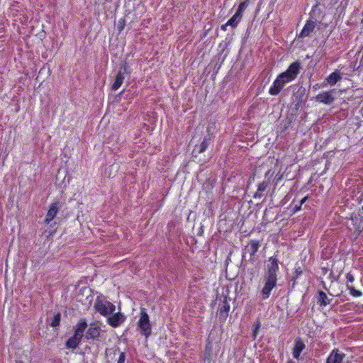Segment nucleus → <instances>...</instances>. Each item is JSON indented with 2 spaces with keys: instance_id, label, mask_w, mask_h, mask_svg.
<instances>
[{
  "instance_id": "423d86ee",
  "label": "nucleus",
  "mask_w": 363,
  "mask_h": 363,
  "mask_svg": "<svg viewBox=\"0 0 363 363\" xmlns=\"http://www.w3.org/2000/svg\"><path fill=\"white\" fill-rule=\"evenodd\" d=\"M261 246V242L259 240H252L250 241L247 245L242 250V264H243L245 255L249 253L250 255V261H255V255L256 252L258 251L259 247Z\"/></svg>"
},
{
  "instance_id": "5701e85b",
  "label": "nucleus",
  "mask_w": 363,
  "mask_h": 363,
  "mask_svg": "<svg viewBox=\"0 0 363 363\" xmlns=\"http://www.w3.org/2000/svg\"><path fill=\"white\" fill-rule=\"evenodd\" d=\"M249 3H250V0H242L239 6H238V9L237 10V13H238L239 14H242V13L243 11L245 10V9L247 7V6L249 5Z\"/></svg>"
},
{
  "instance_id": "1a4fd4ad",
  "label": "nucleus",
  "mask_w": 363,
  "mask_h": 363,
  "mask_svg": "<svg viewBox=\"0 0 363 363\" xmlns=\"http://www.w3.org/2000/svg\"><path fill=\"white\" fill-rule=\"evenodd\" d=\"M61 208V204L59 201H56L52 203L48 211V213L46 215L45 223L49 224L53 218L56 216L57 212L59 211L60 208Z\"/></svg>"
},
{
  "instance_id": "f704fd0d",
  "label": "nucleus",
  "mask_w": 363,
  "mask_h": 363,
  "mask_svg": "<svg viewBox=\"0 0 363 363\" xmlns=\"http://www.w3.org/2000/svg\"><path fill=\"white\" fill-rule=\"evenodd\" d=\"M296 279H294V277H293L292 278V284H291V287L294 288L296 284Z\"/></svg>"
},
{
  "instance_id": "a19ab883",
  "label": "nucleus",
  "mask_w": 363,
  "mask_h": 363,
  "mask_svg": "<svg viewBox=\"0 0 363 363\" xmlns=\"http://www.w3.org/2000/svg\"><path fill=\"white\" fill-rule=\"evenodd\" d=\"M288 363H294L292 361H289Z\"/></svg>"
},
{
  "instance_id": "dca6fc26",
  "label": "nucleus",
  "mask_w": 363,
  "mask_h": 363,
  "mask_svg": "<svg viewBox=\"0 0 363 363\" xmlns=\"http://www.w3.org/2000/svg\"><path fill=\"white\" fill-rule=\"evenodd\" d=\"M211 138L210 137H205L203 140V141L199 145H196L194 148L193 152H197V153H202L206 151L207 147H208L210 143H211Z\"/></svg>"
},
{
  "instance_id": "4468645a",
  "label": "nucleus",
  "mask_w": 363,
  "mask_h": 363,
  "mask_svg": "<svg viewBox=\"0 0 363 363\" xmlns=\"http://www.w3.org/2000/svg\"><path fill=\"white\" fill-rule=\"evenodd\" d=\"M345 354L338 350H333L327 359V363H342Z\"/></svg>"
},
{
  "instance_id": "6ab92c4d",
  "label": "nucleus",
  "mask_w": 363,
  "mask_h": 363,
  "mask_svg": "<svg viewBox=\"0 0 363 363\" xmlns=\"http://www.w3.org/2000/svg\"><path fill=\"white\" fill-rule=\"evenodd\" d=\"M269 186L268 182H262L258 185L257 191L255 193L253 197L255 199H260L263 196V192L267 189Z\"/></svg>"
},
{
  "instance_id": "20e7f679",
  "label": "nucleus",
  "mask_w": 363,
  "mask_h": 363,
  "mask_svg": "<svg viewBox=\"0 0 363 363\" xmlns=\"http://www.w3.org/2000/svg\"><path fill=\"white\" fill-rule=\"evenodd\" d=\"M292 99L293 104H294L292 108V111L294 114H296L299 108H303L308 99V90L302 85L298 84L293 86Z\"/></svg>"
},
{
  "instance_id": "ea45409f",
  "label": "nucleus",
  "mask_w": 363,
  "mask_h": 363,
  "mask_svg": "<svg viewBox=\"0 0 363 363\" xmlns=\"http://www.w3.org/2000/svg\"><path fill=\"white\" fill-rule=\"evenodd\" d=\"M296 340L299 341V340H301V339L300 338H297V339H296Z\"/></svg>"
},
{
  "instance_id": "72a5a7b5",
  "label": "nucleus",
  "mask_w": 363,
  "mask_h": 363,
  "mask_svg": "<svg viewBox=\"0 0 363 363\" xmlns=\"http://www.w3.org/2000/svg\"><path fill=\"white\" fill-rule=\"evenodd\" d=\"M81 291H82L83 293L87 294L91 291V289L87 287H85V288H83L82 289H81Z\"/></svg>"
},
{
  "instance_id": "4be33fe9",
  "label": "nucleus",
  "mask_w": 363,
  "mask_h": 363,
  "mask_svg": "<svg viewBox=\"0 0 363 363\" xmlns=\"http://www.w3.org/2000/svg\"><path fill=\"white\" fill-rule=\"evenodd\" d=\"M60 320H61V314H60V313H57L50 319V325L52 328H55L60 325Z\"/></svg>"
},
{
  "instance_id": "4c0bfd02",
  "label": "nucleus",
  "mask_w": 363,
  "mask_h": 363,
  "mask_svg": "<svg viewBox=\"0 0 363 363\" xmlns=\"http://www.w3.org/2000/svg\"><path fill=\"white\" fill-rule=\"evenodd\" d=\"M211 342H208V343L206 345V350H208L210 348Z\"/></svg>"
},
{
  "instance_id": "0eeeda50",
  "label": "nucleus",
  "mask_w": 363,
  "mask_h": 363,
  "mask_svg": "<svg viewBox=\"0 0 363 363\" xmlns=\"http://www.w3.org/2000/svg\"><path fill=\"white\" fill-rule=\"evenodd\" d=\"M138 326L140 329L141 333L143 334L145 337H147L150 334L151 328L149 321V316L144 309L141 310L140 318L138 321Z\"/></svg>"
},
{
  "instance_id": "7c9ffc66",
  "label": "nucleus",
  "mask_w": 363,
  "mask_h": 363,
  "mask_svg": "<svg viewBox=\"0 0 363 363\" xmlns=\"http://www.w3.org/2000/svg\"><path fill=\"white\" fill-rule=\"evenodd\" d=\"M301 206H300L299 204L294 205V206L292 208L293 213L298 212V211L301 210Z\"/></svg>"
},
{
  "instance_id": "a211bd4d",
  "label": "nucleus",
  "mask_w": 363,
  "mask_h": 363,
  "mask_svg": "<svg viewBox=\"0 0 363 363\" xmlns=\"http://www.w3.org/2000/svg\"><path fill=\"white\" fill-rule=\"evenodd\" d=\"M322 16V11L318 5L313 6L311 11L310 12V19L313 20L315 23L320 20Z\"/></svg>"
},
{
  "instance_id": "2f4dec72",
  "label": "nucleus",
  "mask_w": 363,
  "mask_h": 363,
  "mask_svg": "<svg viewBox=\"0 0 363 363\" xmlns=\"http://www.w3.org/2000/svg\"><path fill=\"white\" fill-rule=\"evenodd\" d=\"M302 274V270L301 269V268H298V269H296V271H295V275L294 276V279H298V277Z\"/></svg>"
},
{
  "instance_id": "c85d7f7f",
  "label": "nucleus",
  "mask_w": 363,
  "mask_h": 363,
  "mask_svg": "<svg viewBox=\"0 0 363 363\" xmlns=\"http://www.w3.org/2000/svg\"><path fill=\"white\" fill-rule=\"evenodd\" d=\"M125 352H123L120 354V356H119L117 363H125Z\"/></svg>"
},
{
  "instance_id": "c756f323",
  "label": "nucleus",
  "mask_w": 363,
  "mask_h": 363,
  "mask_svg": "<svg viewBox=\"0 0 363 363\" xmlns=\"http://www.w3.org/2000/svg\"><path fill=\"white\" fill-rule=\"evenodd\" d=\"M347 282H353L354 281V276L351 273H347L346 276Z\"/></svg>"
},
{
  "instance_id": "393cba45",
  "label": "nucleus",
  "mask_w": 363,
  "mask_h": 363,
  "mask_svg": "<svg viewBox=\"0 0 363 363\" xmlns=\"http://www.w3.org/2000/svg\"><path fill=\"white\" fill-rule=\"evenodd\" d=\"M260 327L261 322L259 321V320H257V321L253 324L252 337L254 339L256 338Z\"/></svg>"
},
{
  "instance_id": "ddd939ff",
  "label": "nucleus",
  "mask_w": 363,
  "mask_h": 363,
  "mask_svg": "<svg viewBox=\"0 0 363 363\" xmlns=\"http://www.w3.org/2000/svg\"><path fill=\"white\" fill-rule=\"evenodd\" d=\"M230 307L228 302V298L226 296H225L223 301L219 305V308H218L220 318H223L224 320L226 319V318L228 315V312L230 311Z\"/></svg>"
},
{
  "instance_id": "58836bf2",
  "label": "nucleus",
  "mask_w": 363,
  "mask_h": 363,
  "mask_svg": "<svg viewBox=\"0 0 363 363\" xmlns=\"http://www.w3.org/2000/svg\"><path fill=\"white\" fill-rule=\"evenodd\" d=\"M203 233V229H202V227L200 228V230H199V234L201 235V233Z\"/></svg>"
},
{
  "instance_id": "f03ea898",
  "label": "nucleus",
  "mask_w": 363,
  "mask_h": 363,
  "mask_svg": "<svg viewBox=\"0 0 363 363\" xmlns=\"http://www.w3.org/2000/svg\"><path fill=\"white\" fill-rule=\"evenodd\" d=\"M279 269L278 259L275 257H269L266 265L265 273L263 277L264 285L261 291L264 299L269 297L272 290L277 286Z\"/></svg>"
},
{
  "instance_id": "f8f14e48",
  "label": "nucleus",
  "mask_w": 363,
  "mask_h": 363,
  "mask_svg": "<svg viewBox=\"0 0 363 363\" xmlns=\"http://www.w3.org/2000/svg\"><path fill=\"white\" fill-rule=\"evenodd\" d=\"M315 22L313 20H308L301 31L298 38H306L310 35V34L314 30L315 28Z\"/></svg>"
},
{
  "instance_id": "7ed1b4c3",
  "label": "nucleus",
  "mask_w": 363,
  "mask_h": 363,
  "mask_svg": "<svg viewBox=\"0 0 363 363\" xmlns=\"http://www.w3.org/2000/svg\"><path fill=\"white\" fill-rule=\"evenodd\" d=\"M74 333L73 336L69 337L67 340H82L84 336L86 339H95L101 331L100 326L97 323L88 324L85 318L79 320L78 323L74 327Z\"/></svg>"
},
{
  "instance_id": "b1692460",
  "label": "nucleus",
  "mask_w": 363,
  "mask_h": 363,
  "mask_svg": "<svg viewBox=\"0 0 363 363\" xmlns=\"http://www.w3.org/2000/svg\"><path fill=\"white\" fill-rule=\"evenodd\" d=\"M347 288L350 291V294L354 297H359L362 295L360 291L355 289L354 287L350 286L348 284H347Z\"/></svg>"
},
{
  "instance_id": "39448f33",
  "label": "nucleus",
  "mask_w": 363,
  "mask_h": 363,
  "mask_svg": "<svg viewBox=\"0 0 363 363\" xmlns=\"http://www.w3.org/2000/svg\"><path fill=\"white\" fill-rule=\"evenodd\" d=\"M129 73V66L125 60H123L120 65L119 70L116 76L115 81L111 89L116 91L120 88L124 80V74Z\"/></svg>"
},
{
  "instance_id": "a878e982",
  "label": "nucleus",
  "mask_w": 363,
  "mask_h": 363,
  "mask_svg": "<svg viewBox=\"0 0 363 363\" xmlns=\"http://www.w3.org/2000/svg\"><path fill=\"white\" fill-rule=\"evenodd\" d=\"M106 310L108 311V315H111L114 313L116 310V306L112 303L106 300Z\"/></svg>"
},
{
  "instance_id": "f3484780",
  "label": "nucleus",
  "mask_w": 363,
  "mask_h": 363,
  "mask_svg": "<svg viewBox=\"0 0 363 363\" xmlns=\"http://www.w3.org/2000/svg\"><path fill=\"white\" fill-rule=\"evenodd\" d=\"M342 79V76L340 70L336 69L335 72L331 73L327 78V82L330 85H335L337 82Z\"/></svg>"
},
{
  "instance_id": "aec40b11",
  "label": "nucleus",
  "mask_w": 363,
  "mask_h": 363,
  "mask_svg": "<svg viewBox=\"0 0 363 363\" xmlns=\"http://www.w3.org/2000/svg\"><path fill=\"white\" fill-rule=\"evenodd\" d=\"M304 348L305 345L303 344V342H296V344L293 348V357L295 359H298Z\"/></svg>"
},
{
  "instance_id": "e433bc0d",
  "label": "nucleus",
  "mask_w": 363,
  "mask_h": 363,
  "mask_svg": "<svg viewBox=\"0 0 363 363\" xmlns=\"http://www.w3.org/2000/svg\"><path fill=\"white\" fill-rule=\"evenodd\" d=\"M359 215H362L363 214V206L362 207V208L359 211Z\"/></svg>"
},
{
  "instance_id": "cd10ccee",
  "label": "nucleus",
  "mask_w": 363,
  "mask_h": 363,
  "mask_svg": "<svg viewBox=\"0 0 363 363\" xmlns=\"http://www.w3.org/2000/svg\"><path fill=\"white\" fill-rule=\"evenodd\" d=\"M124 26H125V20L121 19L118 23V30H119V32L123 30V29L124 28Z\"/></svg>"
},
{
  "instance_id": "6e6552de",
  "label": "nucleus",
  "mask_w": 363,
  "mask_h": 363,
  "mask_svg": "<svg viewBox=\"0 0 363 363\" xmlns=\"http://www.w3.org/2000/svg\"><path fill=\"white\" fill-rule=\"evenodd\" d=\"M335 89H332L328 91L318 94L315 97V99L316 101H318L319 103H323L326 105H330L333 103V101L335 100V97L333 96V94L335 93Z\"/></svg>"
},
{
  "instance_id": "412c9836",
  "label": "nucleus",
  "mask_w": 363,
  "mask_h": 363,
  "mask_svg": "<svg viewBox=\"0 0 363 363\" xmlns=\"http://www.w3.org/2000/svg\"><path fill=\"white\" fill-rule=\"evenodd\" d=\"M242 14H239L238 13H235L228 21L227 25H229L232 28H235L240 19L242 18Z\"/></svg>"
},
{
  "instance_id": "bb28decb",
  "label": "nucleus",
  "mask_w": 363,
  "mask_h": 363,
  "mask_svg": "<svg viewBox=\"0 0 363 363\" xmlns=\"http://www.w3.org/2000/svg\"><path fill=\"white\" fill-rule=\"evenodd\" d=\"M79 342H66L67 349H76L79 346Z\"/></svg>"
},
{
  "instance_id": "9b49d317",
  "label": "nucleus",
  "mask_w": 363,
  "mask_h": 363,
  "mask_svg": "<svg viewBox=\"0 0 363 363\" xmlns=\"http://www.w3.org/2000/svg\"><path fill=\"white\" fill-rule=\"evenodd\" d=\"M108 318V323L112 327H118L125 321V317L121 313L111 314Z\"/></svg>"
},
{
  "instance_id": "2eb2a0df",
  "label": "nucleus",
  "mask_w": 363,
  "mask_h": 363,
  "mask_svg": "<svg viewBox=\"0 0 363 363\" xmlns=\"http://www.w3.org/2000/svg\"><path fill=\"white\" fill-rule=\"evenodd\" d=\"M317 303L320 305V306H326L329 305L333 298H328L327 294L323 291H318V294L316 296Z\"/></svg>"
},
{
  "instance_id": "9d476101",
  "label": "nucleus",
  "mask_w": 363,
  "mask_h": 363,
  "mask_svg": "<svg viewBox=\"0 0 363 363\" xmlns=\"http://www.w3.org/2000/svg\"><path fill=\"white\" fill-rule=\"evenodd\" d=\"M95 310L99 312L101 315L106 316L108 315V311L106 310V299L104 297L98 296L94 303Z\"/></svg>"
},
{
  "instance_id": "f257e3e1",
  "label": "nucleus",
  "mask_w": 363,
  "mask_h": 363,
  "mask_svg": "<svg viewBox=\"0 0 363 363\" xmlns=\"http://www.w3.org/2000/svg\"><path fill=\"white\" fill-rule=\"evenodd\" d=\"M301 69V65L299 61L291 63L285 72L277 76L269 90V94L272 96L278 95L286 84L294 81L297 77Z\"/></svg>"
},
{
  "instance_id": "473e14b6",
  "label": "nucleus",
  "mask_w": 363,
  "mask_h": 363,
  "mask_svg": "<svg viewBox=\"0 0 363 363\" xmlns=\"http://www.w3.org/2000/svg\"><path fill=\"white\" fill-rule=\"evenodd\" d=\"M308 196L303 197L299 202V205L302 206V205L307 201Z\"/></svg>"
},
{
  "instance_id": "c9c22d12",
  "label": "nucleus",
  "mask_w": 363,
  "mask_h": 363,
  "mask_svg": "<svg viewBox=\"0 0 363 363\" xmlns=\"http://www.w3.org/2000/svg\"><path fill=\"white\" fill-rule=\"evenodd\" d=\"M229 26V25H227V23H225V24L222 25V26H220V28H221V30H223L225 31V30H226V28H227V26Z\"/></svg>"
}]
</instances>
